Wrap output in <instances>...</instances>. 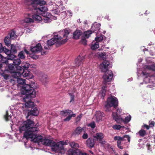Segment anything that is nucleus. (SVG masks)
I'll list each match as a JSON object with an SVG mask.
<instances>
[{"label":"nucleus","instance_id":"nucleus-1","mask_svg":"<svg viewBox=\"0 0 155 155\" xmlns=\"http://www.w3.org/2000/svg\"><path fill=\"white\" fill-rule=\"evenodd\" d=\"M38 127H37L38 130L37 131L34 130L32 133H31V132H25L24 135V137L27 139L31 138L32 141L35 143L41 142L44 145L51 147L52 150L54 151L58 152L64 149L63 146L67 145L66 142L61 141L56 143L53 140L47 139L46 137L43 138L41 135H38L37 134L39 131Z\"/></svg>","mask_w":155,"mask_h":155},{"label":"nucleus","instance_id":"nucleus-2","mask_svg":"<svg viewBox=\"0 0 155 155\" xmlns=\"http://www.w3.org/2000/svg\"><path fill=\"white\" fill-rule=\"evenodd\" d=\"M17 81L18 85L21 87V94H30V96L32 97H35L36 92L35 89L37 87L36 83L33 82L30 84H26L25 80L20 78H18Z\"/></svg>","mask_w":155,"mask_h":155},{"label":"nucleus","instance_id":"nucleus-3","mask_svg":"<svg viewBox=\"0 0 155 155\" xmlns=\"http://www.w3.org/2000/svg\"><path fill=\"white\" fill-rule=\"evenodd\" d=\"M109 65V62L107 61H104L100 66V68L101 71L105 72L103 76L104 79L103 83L106 84L107 82L111 81L113 78V73L111 70H108V66Z\"/></svg>","mask_w":155,"mask_h":155},{"label":"nucleus","instance_id":"nucleus-4","mask_svg":"<svg viewBox=\"0 0 155 155\" xmlns=\"http://www.w3.org/2000/svg\"><path fill=\"white\" fill-rule=\"evenodd\" d=\"M39 124L37 123L36 124L34 125L33 121L28 119L24 123L23 126L19 127V131L20 132L22 133V131H25L24 135L26 132H31L32 133L33 130L37 131V127L38 126ZM24 137V136H23Z\"/></svg>","mask_w":155,"mask_h":155},{"label":"nucleus","instance_id":"nucleus-5","mask_svg":"<svg viewBox=\"0 0 155 155\" xmlns=\"http://www.w3.org/2000/svg\"><path fill=\"white\" fill-rule=\"evenodd\" d=\"M30 64L28 62H23L21 66H18L17 67V70L19 71L20 73L24 77L28 79L32 78L33 75L30 72L29 69Z\"/></svg>","mask_w":155,"mask_h":155},{"label":"nucleus","instance_id":"nucleus-6","mask_svg":"<svg viewBox=\"0 0 155 155\" xmlns=\"http://www.w3.org/2000/svg\"><path fill=\"white\" fill-rule=\"evenodd\" d=\"M62 37L58 34L55 35L53 38L47 41V45L44 46V48L46 49H48L49 47L53 45L56 43V46H58L65 43L67 41V39H64L60 41Z\"/></svg>","mask_w":155,"mask_h":155},{"label":"nucleus","instance_id":"nucleus-7","mask_svg":"<svg viewBox=\"0 0 155 155\" xmlns=\"http://www.w3.org/2000/svg\"><path fill=\"white\" fill-rule=\"evenodd\" d=\"M118 106V101L117 99L114 96L110 95L108 97L106 101V104L105 105L104 109L106 112L111 111V107H113L116 108Z\"/></svg>","mask_w":155,"mask_h":155},{"label":"nucleus","instance_id":"nucleus-8","mask_svg":"<svg viewBox=\"0 0 155 155\" xmlns=\"http://www.w3.org/2000/svg\"><path fill=\"white\" fill-rule=\"evenodd\" d=\"M25 95L24 97L23 100L25 102V107L27 108H31L34 106V102L30 100H28V99L30 100L31 98H34L30 96V94H25Z\"/></svg>","mask_w":155,"mask_h":155},{"label":"nucleus","instance_id":"nucleus-9","mask_svg":"<svg viewBox=\"0 0 155 155\" xmlns=\"http://www.w3.org/2000/svg\"><path fill=\"white\" fill-rule=\"evenodd\" d=\"M30 50L33 53H38L41 52L42 55L46 54V52L43 50L41 44L39 43L37 44L35 46H31Z\"/></svg>","mask_w":155,"mask_h":155},{"label":"nucleus","instance_id":"nucleus-10","mask_svg":"<svg viewBox=\"0 0 155 155\" xmlns=\"http://www.w3.org/2000/svg\"><path fill=\"white\" fill-rule=\"evenodd\" d=\"M84 60V57L83 56H78L74 61L75 66L78 67L81 66L83 64Z\"/></svg>","mask_w":155,"mask_h":155},{"label":"nucleus","instance_id":"nucleus-11","mask_svg":"<svg viewBox=\"0 0 155 155\" xmlns=\"http://www.w3.org/2000/svg\"><path fill=\"white\" fill-rule=\"evenodd\" d=\"M28 110L29 111L28 113V115L29 116L32 115L34 116H37L39 114V111L36 107H33L31 108V109H28Z\"/></svg>","mask_w":155,"mask_h":155},{"label":"nucleus","instance_id":"nucleus-12","mask_svg":"<svg viewBox=\"0 0 155 155\" xmlns=\"http://www.w3.org/2000/svg\"><path fill=\"white\" fill-rule=\"evenodd\" d=\"M31 3V5L35 7L38 5L42 6L45 4L46 2L43 0H32Z\"/></svg>","mask_w":155,"mask_h":155},{"label":"nucleus","instance_id":"nucleus-13","mask_svg":"<svg viewBox=\"0 0 155 155\" xmlns=\"http://www.w3.org/2000/svg\"><path fill=\"white\" fill-rule=\"evenodd\" d=\"M25 53L27 54H29V52L26 49L24 48V50L20 51L18 54V57L19 58L21 59H24L25 58Z\"/></svg>","mask_w":155,"mask_h":155},{"label":"nucleus","instance_id":"nucleus-14","mask_svg":"<svg viewBox=\"0 0 155 155\" xmlns=\"http://www.w3.org/2000/svg\"><path fill=\"white\" fill-rule=\"evenodd\" d=\"M87 146L89 148H91L94 145V139L92 138H89L86 141Z\"/></svg>","mask_w":155,"mask_h":155},{"label":"nucleus","instance_id":"nucleus-15","mask_svg":"<svg viewBox=\"0 0 155 155\" xmlns=\"http://www.w3.org/2000/svg\"><path fill=\"white\" fill-rule=\"evenodd\" d=\"M101 25L97 23H95L93 24L92 26L91 29L92 32H95L96 31H98L100 29Z\"/></svg>","mask_w":155,"mask_h":155},{"label":"nucleus","instance_id":"nucleus-16","mask_svg":"<svg viewBox=\"0 0 155 155\" xmlns=\"http://www.w3.org/2000/svg\"><path fill=\"white\" fill-rule=\"evenodd\" d=\"M72 113V111L70 110H65L61 111L60 112V114L63 117H65L69 116L71 113Z\"/></svg>","mask_w":155,"mask_h":155},{"label":"nucleus","instance_id":"nucleus-17","mask_svg":"<svg viewBox=\"0 0 155 155\" xmlns=\"http://www.w3.org/2000/svg\"><path fill=\"white\" fill-rule=\"evenodd\" d=\"M112 115L114 119L117 123H120L122 121V119L120 117V116L118 115L117 113L113 112Z\"/></svg>","mask_w":155,"mask_h":155},{"label":"nucleus","instance_id":"nucleus-18","mask_svg":"<svg viewBox=\"0 0 155 155\" xmlns=\"http://www.w3.org/2000/svg\"><path fill=\"white\" fill-rule=\"evenodd\" d=\"M95 116L96 120L97 122H98L102 120V117H104V113L99 111L96 113Z\"/></svg>","mask_w":155,"mask_h":155},{"label":"nucleus","instance_id":"nucleus-19","mask_svg":"<svg viewBox=\"0 0 155 155\" xmlns=\"http://www.w3.org/2000/svg\"><path fill=\"white\" fill-rule=\"evenodd\" d=\"M84 131V129L81 127H77L73 132V134L75 136H78Z\"/></svg>","mask_w":155,"mask_h":155},{"label":"nucleus","instance_id":"nucleus-20","mask_svg":"<svg viewBox=\"0 0 155 155\" xmlns=\"http://www.w3.org/2000/svg\"><path fill=\"white\" fill-rule=\"evenodd\" d=\"M82 32L80 30H76L73 34V37L74 38L77 39H78L82 35Z\"/></svg>","mask_w":155,"mask_h":155},{"label":"nucleus","instance_id":"nucleus-21","mask_svg":"<svg viewBox=\"0 0 155 155\" xmlns=\"http://www.w3.org/2000/svg\"><path fill=\"white\" fill-rule=\"evenodd\" d=\"M103 137V134L102 133H96L95 136H94V138L96 139L97 140H98L101 143Z\"/></svg>","mask_w":155,"mask_h":155},{"label":"nucleus","instance_id":"nucleus-22","mask_svg":"<svg viewBox=\"0 0 155 155\" xmlns=\"http://www.w3.org/2000/svg\"><path fill=\"white\" fill-rule=\"evenodd\" d=\"M42 84L46 86L49 82V78L47 76H43L41 79Z\"/></svg>","mask_w":155,"mask_h":155},{"label":"nucleus","instance_id":"nucleus-23","mask_svg":"<svg viewBox=\"0 0 155 155\" xmlns=\"http://www.w3.org/2000/svg\"><path fill=\"white\" fill-rule=\"evenodd\" d=\"M80 152L78 149H70L68 151V153L70 155H79Z\"/></svg>","mask_w":155,"mask_h":155},{"label":"nucleus","instance_id":"nucleus-24","mask_svg":"<svg viewBox=\"0 0 155 155\" xmlns=\"http://www.w3.org/2000/svg\"><path fill=\"white\" fill-rule=\"evenodd\" d=\"M7 71H9L11 73L15 71L14 65L12 63L10 64L8 63L7 64Z\"/></svg>","mask_w":155,"mask_h":155},{"label":"nucleus","instance_id":"nucleus-25","mask_svg":"<svg viewBox=\"0 0 155 155\" xmlns=\"http://www.w3.org/2000/svg\"><path fill=\"white\" fill-rule=\"evenodd\" d=\"M11 38L9 36H6L4 39V42L5 44V45L8 46H9L11 44V41L10 40Z\"/></svg>","mask_w":155,"mask_h":155},{"label":"nucleus","instance_id":"nucleus-26","mask_svg":"<svg viewBox=\"0 0 155 155\" xmlns=\"http://www.w3.org/2000/svg\"><path fill=\"white\" fill-rule=\"evenodd\" d=\"M18 72H15V71H13V72H12V77L14 78L17 79V80L18 78H19V77L20 76V74H21L20 73L19 71H18Z\"/></svg>","mask_w":155,"mask_h":155},{"label":"nucleus","instance_id":"nucleus-27","mask_svg":"<svg viewBox=\"0 0 155 155\" xmlns=\"http://www.w3.org/2000/svg\"><path fill=\"white\" fill-rule=\"evenodd\" d=\"M42 15L44 18L49 17L50 18H54V20L56 19L57 18L55 17H54L51 15L50 13H49L47 12H43L42 13Z\"/></svg>","mask_w":155,"mask_h":155},{"label":"nucleus","instance_id":"nucleus-28","mask_svg":"<svg viewBox=\"0 0 155 155\" xmlns=\"http://www.w3.org/2000/svg\"><path fill=\"white\" fill-rule=\"evenodd\" d=\"M32 18L33 20L35 21H40L42 20L41 17L40 15H37L34 14L32 15Z\"/></svg>","mask_w":155,"mask_h":155},{"label":"nucleus","instance_id":"nucleus-29","mask_svg":"<svg viewBox=\"0 0 155 155\" xmlns=\"http://www.w3.org/2000/svg\"><path fill=\"white\" fill-rule=\"evenodd\" d=\"M114 140H117V145L121 144V141L123 140V138H122L120 136H116L114 137Z\"/></svg>","mask_w":155,"mask_h":155},{"label":"nucleus","instance_id":"nucleus-30","mask_svg":"<svg viewBox=\"0 0 155 155\" xmlns=\"http://www.w3.org/2000/svg\"><path fill=\"white\" fill-rule=\"evenodd\" d=\"M92 33V31L89 30L84 32L83 35L84 36V37L85 38H88Z\"/></svg>","mask_w":155,"mask_h":155},{"label":"nucleus","instance_id":"nucleus-31","mask_svg":"<svg viewBox=\"0 0 155 155\" xmlns=\"http://www.w3.org/2000/svg\"><path fill=\"white\" fill-rule=\"evenodd\" d=\"M12 63L14 64V65H18L21 64V61L20 58H17L16 59H15L14 60H13V61H12Z\"/></svg>","mask_w":155,"mask_h":155},{"label":"nucleus","instance_id":"nucleus-32","mask_svg":"<svg viewBox=\"0 0 155 155\" xmlns=\"http://www.w3.org/2000/svg\"><path fill=\"white\" fill-rule=\"evenodd\" d=\"M70 145L71 148L75 149H78L79 147V145L77 143L74 142H72L70 143Z\"/></svg>","mask_w":155,"mask_h":155},{"label":"nucleus","instance_id":"nucleus-33","mask_svg":"<svg viewBox=\"0 0 155 155\" xmlns=\"http://www.w3.org/2000/svg\"><path fill=\"white\" fill-rule=\"evenodd\" d=\"M76 116V114H73V113H71L70 115L69 116H67L64 119V121H69L71 118L72 117H75Z\"/></svg>","mask_w":155,"mask_h":155},{"label":"nucleus","instance_id":"nucleus-34","mask_svg":"<svg viewBox=\"0 0 155 155\" xmlns=\"http://www.w3.org/2000/svg\"><path fill=\"white\" fill-rule=\"evenodd\" d=\"M138 134L140 137H143L146 135V132L143 129H141L139 131Z\"/></svg>","mask_w":155,"mask_h":155},{"label":"nucleus","instance_id":"nucleus-35","mask_svg":"<svg viewBox=\"0 0 155 155\" xmlns=\"http://www.w3.org/2000/svg\"><path fill=\"white\" fill-rule=\"evenodd\" d=\"M69 34V32L68 31L67 29H65L64 30V33H63V35L62 36H61L60 35H59L62 37L61 39L63 38H65V39H67L68 40V39L67 38Z\"/></svg>","mask_w":155,"mask_h":155},{"label":"nucleus","instance_id":"nucleus-36","mask_svg":"<svg viewBox=\"0 0 155 155\" xmlns=\"http://www.w3.org/2000/svg\"><path fill=\"white\" fill-rule=\"evenodd\" d=\"M54 18H50L49 17L43 18L42 20L45 23H48L51 21L52 19H54Z\"/></svg>","mask_w":155,"mask_h":155},{"label":"nucleus","instance_id":"nucleus-37","mask_svg":"<svg viewBox=\"0 0 155 155\" xmlns=\"http://www.w3.org/2000/svg\"><path fill=\"white\" fill-rule=\"evenodd\" d=\"M7 55L8 56L7 59L8 61H13V60L15 59V58L16 57V56L15 55L11 54V53Z\"/></svg>","mask_w":155,"mask_h":155},{"label":"nucleus","instance_id":"nucleus-38","mask_svg":"<svg viewBox=\"0 0 155 155\" xmlns=\"http://www.w3.org/2000/svg\"><path fill=\"white\" fill-rule=\"evenodd\" d=\"M12 116L11 115H8V111H6L5 115H4V118L5 120L8 121L11 118Z\"/></svg>","mask_w":155,"mask_h":155},{"label":"nucleus","instance_id":"nucleus-39","mask_svg":"<svg viewBox=\"0 0 155 155\" xmlns=\"http://www.w3.org/2000/svg\"><path fill=\"white\" fill-rule=\"evenodd\" d=\"M99 47L98 42H96L93 45L91 46V48L93 50H95L97 48Z\"/></svg>","mask_w":155,"mask_h":155},{"label":"nucleus","instance_id":"nucleus-40","mask_svg":"<svg viewBox=\"0 0 155 155\" xmlns=\"http://www.w3.org/2000/svg\"><path fill=\"white\" fill-rule=\"evenodd\" d=\"M11 53L15 54L17 52V50L16 49V47L15 46L13 45H11Z\"/></svg>","mask_w":155,"mask_h":155},{"label":"nucleus","instance_id":"nucleus-41","mask_svg":"<svg viewBox=\"0 0 155 155\" xmlns=\"http://www.w3.org/2000/svg\"><path fill=\"white\" fill-rule=\"evenodd\" d=\"M2 51L4 52L6 54H8L11 53V51L7 48L5 47H3Z\"/></svg>","mask_w":155,"mask_h":155},{"label":"nucleus","instance_id":"nucleus-42","mask_svg":"<svg viewBox=\"0 0 155 155\" xmlns=\"http://www.w3.org/2000/svg\"><path fill=\"white\" fill-rule=\"evenodd\" d=\"M2 57L1 58H0V59L2 58V60H1V62L2 63H5L6 65H7L8 64L9 62H10V61H8V60L7 59H6L5 58H3L2 55L1 54Z\"/></svg>","mask_w":155,"mask_h":155},{"label":"nucleus","instance_id":"nucleus-43","mask_svg":"<svg viewBox=\"0 0 155 155\" xmlns=\"http://www.w3.org/2000/svg\"><path fill=\"white\" fill-rule=\"evenodd\" d=\"M103 35H100L97 36L95 39V40L96 42H98L99 41H102L103 39Z\"/></svg>","mask_w":155,"mask_h":155},{"label":"nucleus","instance_id":"nucleus-44","mask_svg":"<svg viewBox=\"0 0 155 155\" xmlns=\"http://www.w3.org/2000/svg\"><path fill=\"white\" fill-rule=\"evenodd\" d=\"M146 68L149 70H153V71H155V66L153 64L150 65L146 66Z\"/></svg>","mask_w":155,"mask_h":155},{"label":"nucleus","instance_id":"nucleus-45","mask_svg":"<svg viewBox=\"0 0 155 155\" xmlns=\"http://www.w3.org/2000/svg\"><path fill=\"white\" fill-rule=\"evenodd\" d=\"M142 74L143 75L146 76V77L144 79V81H147V80L148 81L150 80L149 78L147 77V76L149 75V74L148 73L146 72L142 71Z\"/></svg>","mask_w":155,"mask_h":155},{"label":"nucleus","instance_id":"nucleus-46","mask_svg":"<svg viewBox=\"0 0 155 155\" xmlns=\"http://www.w3.org/2000/svg\"><path fill=\"white\" fill-rule=\"evenodd\" d=\"M42 7L40 8H38L41 12H46V11L47 10V8L46 7H45V6H41Z\"/></svg>","mask_w":155,"mask_h":155},{"label":"nucleus","instance_id":"nucleus-47","mask_svg":"<svg viewBox=\"0 0 155 155\" xmlns=\"http://www.w3.org/2000/svg\"><path fill=\"white\" fill-rule=\"evenodd\" d=\"M69 95L70 97V103H71L72 102H74V95L71 93H69Z\"/></svg>","mask_w":155,"mask_h":155},{"label":"nucleus","instance_id":"nucleus-48","mask_svg":"<svg viewBox=\"0 0 155 155\" xmlns=\"http://www.w3.org/2000/svg\"><path fill=\"white\" fill-rule=\"evenodd\" d=\"M81 42L82 44L84 45H87V41L86 40V38L83 37V36L82 37Z\"/></svg>","mask_w":155,"mask_h":155},{"label":"nucleus","instance_id":"nucleus-49","mask_svg":"<svg viewBox=\"0 0 155 155\" xmlns=\"http://www.w3.org/2000/svg\"><path fill=\"white\" fill-rule=\"evenodd\" d=\"M88 126L91 127L92 129H94L96 127V124L95 122L93 121L89 124Z\"/></svg>","mask_w":155,"mask_h":155},{"label":"nucleus","instance_id":"nucleus-50","mask_svg":"<svg viewBox=\"0 0 155 155\" xmlns=\"http://www.w3.org/2000/svg\"><path fill=\"white\" fill-rule=\"evenodd\" d=\"M25 22L26 23H31L33 22V20L31 18H25Z\"/></svg>","mask_w":155,"mask_h":155},{"label":"nucleus","instance_id":"nucleus-51","mask_svg":"<svg viewBox=\"0 0 155 155\" xmlns=\"http://www.w3.org/2000/svg\"><path fill=\"white\" fill-rule=\"evenodd\" d=\"M29 56L31 58L34 59H37L38 58V56L35 55V54H29Z\"/></svg>","mask_w":155,"mask_h":155},{"label":"nucleus","instance_id":"nucleus-52","mask_svg":"<svg viewBox=\"0 0 155 155\" xmlns=\"http://www.w3.org/2000/svg\"><path fill=\"white\" fill-rule=\"evenodd\" d=\"M15 33L14 31H12L10 34L9 37L13 39L15 38Z\"/></svg>","mask_w":155,"mask_h":155},{"label":"nucleus","instance_id":"nucleus-53","mask_svg":"<svg viewBox=\"0 0 155 155\" xmlns=\"http://www.w3.org/2000/svg\"><path fill=\"white\" fill-rule=\"evenodd\" d=\"M2 75L4 78L6 80L8 79L10 77V76L8 74H6L5 73H2Z\"/></svg>","mask_w":155,"mask_h":155},{"label":"nucleus","instance_id":"nucleus-54","mask_svg":"<svg viewBox=\"0 0 155 155\" xmlns=\"http://www.w3.org/2000/svg\"><path fill=\"white\" fill-rule=\"evenodd\" d=\"M121 127H122L120 125L117 124L114 125L113 127V128L116 130H119Z\"/></svg>","mask_w":155,"mask_h":155},{"label":"nucleus","instance_id":"nucleus-55","mask_svg":"<svg viewBox=\"0 0 155 155\" xmlns=\"http://www.w3.org/2000/svg\"><path fill=\"white\" fill-rule=\"evenodd\" d=\"M131 119V117L130 115H129V116L126 117L125 118L124 121L125 123H128L130 120Z\"/></svg>","mask_w":155,"mask_h":155},{"label":"nucleus","instance_id":"nucleus-56","mask_svg":"<svg viewBox=\"0 0 155 155\" xmlns=\"http://www.w3.org/2000/svg\"><path fill=\"white\" fill-rule=\"evenodd\" d=\"M149 84L147 86V88H151V89H152L153 88V87L155 86V84L150 83V81H149Z\"/></svg>","mask_w":155,"mask_h":155},{"label":"nucleus","instance_id":"nucleus-57","mask_svg":"<svg viewBox=\"0 0 155 155\" xmlns=\"http://www.w3.org/2000/svg\"><path fill=\"white\" fill-rule=\"evenodd\" d=\"M155 124V122L154 121H149V125L150 127H153Z\"/></svg>","mask_w":155,"mask_h":155},{"label":"nucleus","instance_id":"nucleus-58","mask_svg":"<svg viewBox=\"0 0 155 155\" xmlns=\"http://www.w3.org/2000/svg\"><path fill=\"white\" fill-rule=\"evenodd\" d=\"M122 138H123V140H124V138H126L127 139L128 142H130V137L129 136L127 135H124L123 137H122Z\"/></svg>","mask_w":155,"mask_h":155},{"label":"nucleus","instance_id":"nucleus-59","mask_svg":"<svg viewBox=\"0 0 155 155\" xmlns=\"http://www.w3.org/2000/svg\"><path fill=\"white\" fill-rule=\"evenodd\" d=\"M82 114H80L79 115L77 116L76 118V121L77 122H79L80 121L81 117H82Z\"/></svg>","mask_w":155,"mask_h":155},{"label":"nucleus","instance_id":"nucleus-60","mask_svg":"<svg viewBox=\"0 0 155 155\" xmlns=\"http://www.w3.org/2000/svg\"><path fill=\"white\" fill-rule=\"evenodd\" d=\"M63 74L64 75L66 76L67 78H68L70 76V74L68 71H64L63 72Z\"/></svg>","mask_w":155,"mask_h":155},{"label":"nucleus","instance_id":"nucleus-61","mask_svg":"<svg viewBox=\"0 0 155 155\" xmlns=\"http://www.w3.org/2000/svg\"><path fill=\"white\" fill-rule=\"evenodd\" d=\"M106 54V53L105 52L99 54V56L101 58H104Z\"/></svg>","mask_w":155,"mask_h":155},{"label":"nucleus","instance_id":"nucleus-62","mask_svg":"<svg viewBox=\"0 0 155 155\" xmlns=\"http://www.w3.org/2000/svg\"><path fill=\"white\" fill-rule=\"evenodd\" d=\"M88 135L87 133H84L82 136V138L83 139H85L87 138Z\"/></svg>","mask_w":155,"mask_h":155},{"label":"nucleus","instance_id":"nucleus-63","mask_svg":"<svg viewBox=\"0 0 155 155\" xmlns=\"http://www.w3.org/2000/svg\"><path fill=\"white\" fill-rule=\"evenodd\" d=\"M106 93V90H101V94L102 96L104 97L105 95V94Z\"/></svg>","mask_w":155,"mask_h":155},{"label":"nucleus","instance_id":"nucleus-64","mask_svg":"<svg viewBox=\"0 0 155 155\" xmlns=\"http://www.w3.org/2000/svg\"><path fill=\"white\" fill-rule=\"evenodd\" d=\"M79 155H88L87 154L85 153H82L80 152L79 153Z\"/></svg>","mask_w":155,"mask_h":155}]
</instances>
